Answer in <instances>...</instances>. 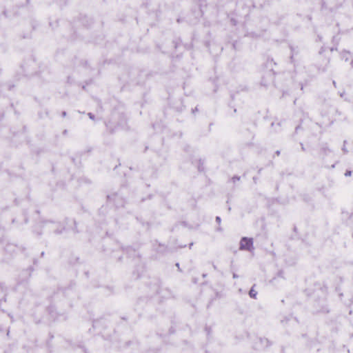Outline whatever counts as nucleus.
Returning a JSON list of instances; mask_svg holds the SVG:
<instances>
[{"label":"nucleus","instance_id":"obj_1","mask_svg":"<svg viewBox=\"0 0 353 353\" xmlns=\"http://www.w3.org/2000/svg\"><path fill=\"white\" fill-rule=\"evenodd\" d=\"M239 250L252 252L254 250L253 239L252 238L243 237L240 241Z\"/></svg>","mask_w":353,"mask_h":353},{"label":"nucleus","instance_id":"obj_2","mask_svg":"<svg viewBox=\"0 0 353 353\" xmlns=\"http://www.w3.org/2000/svg\"><path fill=\"white\" fill-rule=\"evenodd\" d=\"M257 292L254 290L253 287L250 289L249 292V295L251 298L256 299Z\"/></svg>","mask_w":353,"mask_h":353},{"label":"nucleus","instance_id":"obj_3","mask_svg":"<svg viewBox=\"0 0 353 353\" xmlns=\"http://www.w3.org/2000/svg\"><path fill=\"white\" fill-rule=\"evenodd\" d=\"M88 116L91 119L94 120V116L92 113H88Z\"/></svg>","mask_w":353,"mask_h":353},{"label":"nucleus","instance_id":"obj_4","mask_svg":"<svg viewBox=\"0 0 353 353\" xmlns=\"http://www.w3.org/2000/svg\"><path fill=\"white\" fill-rule=\"evenodd\" d=\"M352 174L351 171H346V172L345 173V175L346 176H350Z\"/></svg>","mask_w":353,"mask_h":353},{"label":"nucleus","instance_id":"obj_5","mask_svg":"<svg viewBox=\"0 0 353 353\" xmlns=\"http://www.w3.org/2000/svg\"><path fill=\"white\" fill-rule=\"evenodd\" d=\"M216 221L219 223H221V218L219 216H216Z\"/></svg>","mask_w":353,"mask_h":353},{"label":"nucleus","instance_id":"obj_6","mask_svg":"<svg viewBox=\"0 0 353 353\" xmlns=\"http://www.w3.org/2000/svg\"><path fill=\"white\" fill-rule=\"evenodd\" d=\"M343 151L345 152V153H347V150L346 149V148L345 147V145L343 146V148H342Z\"/></svg>","mask_w":353,"mask_h":353},{"label":"nucleus","instance_id":"obj_7","mask_svg":"<svg viewBox=\"0 0 353 353\" xmlns=\"http://www.w3.org/2000/svg\"><path fill=\"white\" fill-rule=\"evenodd\" d=\"M238 277H239V276L236 274H235V273L233 274V278L234 279H236Z\"/></svg>","mask_w":353,"mask_h":353},{"label":"nucleus","instance_id":"obj_8","mask_svg":"<svg viewBox=\"0 0 353 353\" xmlns=\"http://www.w3.org/2000/svg\"><path fill=\"white\" fill-rule=\"evenodd\" d=\"M192 245H193V243H191L190 244V246H189V247H190V248H191L192 247Z\"/></svg>","mask_w":353,"mask_h":353},{"label":"nucleus","instance_id":"obj_9","mask_svg":"<svg viewBox=\"0 0 353 353\" xmlns=\"http://www.w3.org/2000/svg\"><path fill=\"white\" fill-rule=\"evenodd\" d=\"M333 84L334 86H336V82L334 81H333Z\"/></svg>","mask_w":353,"mask_h":353},{"label":"nucleus","instance_id":"obj_10","mask_svg":"<svg viewBox=\"0 0 353 353\" xmlns=\"http://www.w3.org/2000/svg\"><path fill=\"white\" fill-rule=\"evenodd\" d=\"M65 114H66L65 112H63V116H65Z\"/></svg>","mask_w":353,"mask_h":353},{"label":"nucleus","instance_id":"obj_11","mask_svg":"<svg viewBox=\"0 0 353 353\" xmlns=\"http://www.w3.org/2000/svg\"><path fill=\"white\" fill-rule=\"evenodd\" d=\"M279 151H276V154L279 155Z\"/></svg>","mask_w":353,"mask_h":353},{"label":"nucleus","instance_id":"obj_12","mask_svg":"<svg viewBox=\"0 0 353 353\" xmlns=\"http://www.w3.org/2000/svg\"><path fill=\"white\" fill-rule=\"evenodd\" d=\"M351 64L353 65V60L352 61Z\"/></svg>","mask_w":353,"mask_h":353}]
</instances>
